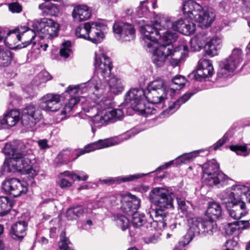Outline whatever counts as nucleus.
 <instances>
[{"label": "nucleus", "instance_id": "f257e3e1", "mask_svg": "<svg viewBox=\"0 0 250 250\" xmlns=\"http://www.w3.org/2000/svg\"><path fill=\"white\" fill-rule=\"evenodd\" d=\"M163 29H172L184 35H189L195 30V24L189 19H180L173 21L171 17L159 14L155 17L152 25L146 24L140 28L143 45L147 51L152 53L154 64L161 67L170 57V63L173 66L177 65L188 47L182 45L173 49L171 43L177 39V34L167 30L161 36L160 31Z\"/></svg>", "mask_w": 250, "mask_h": 250}, {"label": "nucleus", "instance_id": "f03ea898", "mask_svg": "<svg viewBox=\"0 0 250 250\" xmlns=\"http://www.w3.org/2000/svg\"><path fill=\"white\" fill-rule=\"evenodd\" d=\"M3 152L10 158L6 159L4 164L11 171H22L33 176L37 171L31 166L32 150L28 144L20 141L5 144Z\"/></svg>", "mask_w": 250, "mask_h": 250}, {"label": "nucleus", "instance_id": "7ed1b4c3", "mask_svg": "<svg viewBox=\"0 0 250 250\" xmlns=\"http://www.w3.org/2000/svg\"><path fill=\"white\" fill-rule=\"evenodd\" d=\"M219 197L232 218L238 220L248 213L243 200L245 197L246 201L250 203L249 187L239 184L233 185L222 192Z\"/></svg>", "mask_w": 250, "mask_h": 250}, {"label": "nucleus", "instance_id": "20e7f679", "mask_svg": "<svg viewBox=\"0 0 250 250\" xmlns=\"http://www.w3.org/2000/svg\"><path fill=\"white\" fill-rule=\"evenodd\" d=\"M173 192L168 187H156L152 189L149 194L150 201L159 208L153 211L156 218L165 220L167 213L164 209L173 207Z\"/></svg>", "mask_w": 250, "mask_h": 250}, {"label": "nucleus", "instance_id": "39448f33", "mask_svg": "<svg viewBox=\"0 0 250 250\" xmlns=\"http://www.w3.org/2000/svg\"><path fill=\"white\" fill-rule=\"evenodd\" d=\"M202 179L209 186H217L218 188L228 184L229 177L219 170V165L215 160L207 162L202 166Z\"/></svg>", "mask_w": 250, "mask_h": 250}, {"label": "nucleus", "instance_id": "423d86ee", "mask_svg": "<svg viewBox=\"0 0 250 250\" xmlns=\"http://www.w3.org/2000/svg\"><path fill=\"white\" fill-rule=\"evenodd\" d=\"M32 27L41 38L49 39L57 36L59 26L51 19L42 18L32 21Z\"/></svg>", "mask_w": 250, "mask_h": 250}, {"label": "nucleus", "instance_id": "0eeeda50", "mask_svg": "<svg viewBox=\"0 0 250 250\" xmlns=\"http://www.w3.org/2000/svg\"><path fill=\"white\" fill-rule=\"evenodd\" d=\"M188 222V225H191V230H194L197 235L209 236L216 231V224L211 219L190 217Z\"/></svg>", "mask_w": 250, "mask_h": 250}, {"label": "nucleus", "instance_id": "6e6552de", "mask_svg": "<svg viewBox=\"0 0 250 250\" xmlns=\"http://www.w3.org/2000/svg\"><path fill=\"white\" fill-rule=\"evenodd\" d=\"M243 54L241 50L234 49L228 58L220 62V69L218 72L219 77H227L232 73L242 62Z\"/></svg>", "mask_w": 250, "mask_h": 250}, {"label": "nucleus", "instance_id": "1a4fd4ad", "mask_svg": "<svg viewBox=\"0 0 250 250\" xmlns=\"http://www.w3.org/2000/svg\"><path fill=\"white\" fill-rule=\"evenodd\" d=\"M130 215L132 216L131 222L133 226L135 228H141L144 231H146V229H148V231L156 229L160 225H162L163 227L165 228L167 225L166 220H162L161 218H156L157 220H154L151 218V215L148 218H146L145 215L140 214L137 211Z\"/></svg>", "mask_w": 250, "mask_h": 250}, {"label": "nucleus", "instance_id": "9d476101", "mask_svg": "<svg viewBox=\"0 0 250 250\" xmlns=\"http://www.w3.org/2000/svg\"><path fill=\"white\" fill-rule=\"evenodd\" d=\"M42 118L40 110L33 105H29L22 111L21 116V124L27 129L33 128L36 124Z\"/></svg>", "mask_w": 250, "mask_h": 250}, {"label": "nucleus", "instance_id": "9b49d317", "mask_svg": "<svg viewBox=\"0 0 250 250\" xmlns=\"http://www.w3.org/2000/svg\"><path fill=\"white\" fill-rule=\"evenodd\" d=\"M2 189L6 193L14 197L25 194L28 191L27 183L16 178H11L3 181Z\"/></svg>", "mask_w": 250, "mask_h": 250}, {"label": "nucleus", "instance_id": "f8f14e48", "mask_svg": "<svg viewBox=\"0 0 250 250\" xmlns=\"http://www.w3.org/2000/svg\"><path fill=\"white\" fill-rule=\"evenodd\" d=\"M146 99V92L142 88L131 89L125 95V102L134 110L142 106Z\"/></svg>", "mask_w": 250, "mask_h": 250}, {"label": "nucleus", "instance_id": "ddd939ff", "mask_svg": "<svg viewBox=\"0 0 250 250\" xmlns=\"http://www.w3.org/2000/svg\"><path fill=\"white\" fill-rule=\"evenodd\" d=\"M113 30L118 40L130 41L135 37V30L132 25L125 23H115Z\"/></svg>", "mask_w": 250, "mask_h": 250}, {"label": "nucleus", "instance_id": "4468645a", "mask_svg": "<svg viewBox=\"0 0 250 250\" xmlns=\"http://www.w3.org/2000/svg\"><path fill=\"white\" fill-rule=\"evenodd\" d=\"M141 205V200L136 196L129 193L123 195L122 198V210L125 213L132 214L137 211Z\"/></svg>", "mask_w": 250, "mask_h": 250}, {"label": "nucleus", "instance_id": "2eb2a0df", "mask_svg": "<svg viewBox=\"0 0 250 250\" xmlns=\"http://www.w3.org/2000/svg\"><path fill=\"white\" fill-rule=\"evenodd\" d=\"M61 95L53 93H48L41 99L40 106L44 110L55 112L59 109Z\"/></svg>", "mask_w": 250, "mask_h": 250}, {"label": "nucleus", "instance_id": "dca6fc26", "mask_svg": "<svg viewBox=\"0 0 250 250\" xmlns=\"http://www.w3.org/2000/svg\"><path fill=\"white\" fill-rule=\"evenodd\" d=\"M94 65L104 78L109 77V58L107 55L104 53L96 52Z\"/></svg>", "mask_w": 250, "mask_h": 250}, {"label": "nucleus", "instance_id": "f3484780", "mask_svg": "<svg viewBox=\"0 0 250 250\" xmlns=\"http://www.w3.org/2000/svg\"><path fill=\"white\" fill-rule=\"evenodd\" d=\"M168 93L169 92L147 89V92H146V100L148 103L155 104L157 108H163L166 101L167 99Z\"/></svg>", "mask_w": 250, "mask_h": 250}, {"label": "nucleus", "instance_id": "a211bd4d", "mask_svg": "<svg viewBox=\"0 0 250 250\" xmlns=\"http://www.w3.org/2000/svg\"><path fill=\"white\" fill-rule=\"evenodd\" d=\"M213 68L211 62L208 60H201L198 62L197 71L194 75L197 81H202L208 77H210L213 73Z\"/></svg>", "mask_w": 250, "mask_h": 250}, {"label": "nucleus", "instance_id": "6ab92c4d", "mask_svg": "<svg viewBox=\"0 0 250 250\" xmlns=\"http://www.w3.org/2000/svg\"><path fill=\"white\" fill-rule=\"evenodd\" d=\"M107 28V25L101 23L91 22L88 35V40L94 43L100 42L104 38V31Z\"/></svg>", "mask_w": 250, "mask_h": 250}, {"label": "nucleus", "instance_id": "aec40b11", "mask_svg": "<svg viewBox=\"0 0 250 250\" xmlns=\"http://www.w3.org/2000/svg\"><path fill=\"white\" fill-rule=\"evenodd\" d=\"M214 18V13L204 10L201 6V9L197 13V15L194 17V19L195 21L199 23L201 27L206 28L211 25Z\"/></svg>", "mask_w": 250, "mask_h": 250}, {"label": "nucleus", "instance_id": "412c9836", "mask_svg": "<svg viewBox=\"0 0 250 250\" xmlns=\"http://www.w3.org/2000/svg\"><path fill=\"white\" fill-rule=\"evenodd\" d=\"M72 15L74 21L81 22L90 18L91 12L86 5H78L74 7Z\"/></svg>", "mask_w": 250, "mask_h": 250}, {"label": "nucleus", "instance_id": "4be33fe9", "mask_svg": "<svg viewBox=\"0 0 250 250\" xmlns=\"http://www.w3.org/2000/svg\"><path fill=\"white\" fill-rule=\"evenodd\" d=\"M27 223L24 221H17L11 228L10 234L15 240H21L26 235Z\"/></svg>", "mask_w": 250, "mask_h": 250}, {"label": "nucleus", "instance_id": "5701e85b", "mask_svg": "<svg viewBox=\"0 0 250 250\" xmlns=\"http://www.w3.org/2000/svg\"><path fill=\"white\" fill-rule=\"evenodd\" d=\"M201 5L194 0H188L182 4V10L184 15L188 16L190 20L194 19L197 13L201 9Z\"/></svg>", "mask_w": 250, "mask_h": 250}, {"label": "nucleus", "instance_id": "b1692460", "mask_svg": "<svg viewBox=\"0 0 250 250\" xmlns=\"http://www.w3.org/2000/svg\"><path fill=\"white\" fill-rule=\"evenodd\" d=\"M109 121V110L108 108L99 111L97 114L94 116L93 122L94 126H92V131L95 133V127H99L106 125Z\"/></svg>", "mask_w": 250, "mask_h": 250}, {"label": "nucleus", "instance_id": "393cba45", "mask_svg": "<svg viewBox=\"0 0 250 250\" xmlns=\"http://www.w3.org/2000/svg\"><path fill=\"white\" fill-rule=\"evenodd\" d=\"M20 27L24 28V32L23 33H21V44L18 45L19 47L20 48H24L32 43H33V45H35L36 42H33V40L38 34H37L34 29H30L26 26H21Z\"/></svg>", "mask_w": 250, "mask_h": 250}, {"label": "nucleus", "instance_id": "a878e982", "mask_svg": "<svg viewBox=\"0 0 250 250\" xmlns=\"http://www.w3.org/2000/svg\"><path fill=\"white\" fill-rule=\"evenodd\" d=\"M109 146V139L108 138L99 140L86 146L83 149L81 150V153L78 154L77 157H79L85 153L108 147Z\"/></svg>", "mask_w": 250, "mask_h": 250}, {"label": "nucleus", "instance_id": "bb28decb", "mask_svg": "<svg viewBox=\"0 0 250 250\" xmlns=\"http://www.w3.org/2000/svg\"><path fill=\"white\" fill-rule=\"evenodd\" d=\"M222 47V40L217 37H214L208 42L206 41L205 49L207 53L211 56L218 54V51Z\"/></svg>", "mask_w": 250, "mask_h": 250}, {"label": "nucleus", "instance_id": "cd10ccee", "mask_svg": "<svg viewBox=\"0 0 250 250\" xmlns=\"http://www.w3.org/2000/svg\"><path fill=\"white\" fill-rule=\"evenodd\" d=\"M80 153L81 151L79 153L76 154V156L75 157H73V151L68 148L63 149L58 155L57 158L58 160L56 163L55 167H59L62 165L68 164L71 160L74 161L76 160L78 157H77V155L80 154Z\"/></svg>", "mask_w": 250, "mask_h": 250}, {"label": "nucleus", "instance_id": "c85d7f7f", "mask_svg": "<svg viewBox=\"0 0 250 250\" xmlns=\"http://www.w3.org/2000/svg\"><path fill=\"white\" fill-rule=\"evenodd\" d=\"M20 113L18 110L12 109L3 115L2 119L7 128L15 126L20 120Z\"/></svg>", "mask_w": 250, "mask_h": 250}, {"label": "nucleus", "instance_id": "c756f323", "mask_svg": "<svg viewBox=\"0 0 250 250\" xmlns=\"http://www.w3.org/2000/svg\"><path fill=\"white\" fill-rule=\"evenodd\" d=\"M194 94V93L187 92L179 98L173 104L168 107V108L162 112L163 115L168 116L175 112L180 106V105L187 101Z\"/></svg>", "mask_w": 250, "mask_h": 250}, {"label": "nucleus", "instance_id": "7c9ffc66", "mask_svg": "<svg viewBox=\"0 0 250 250\" xmlns=\"http://www.w3.org/2000/svg\"><path fill=\"white\" fill-rule=\"evenodd\" d=\"M23 31L24 28L20 27L10 31L7 34L4 41L5 42L8 43L10 45L15 44L19 42H21V33H23Z\"/></svg>", "mask_w": 250, "mask_h": 250}, {"label": "nucleus", "instance_id": "2f4dec72", "mask_svg": "<svg viewBox=\"0 0 250 250\" xmlns=\"http://www.w3.org/2000/svg\"><path fill=\"white\" fill-rule=\"evenodd\" d=\"M124 90L122 80L117 76L110 74V96L120 94Z\"/></svg>", "mask_w": 250, "mask_h": 250}, {"label": "nucleus", "instance_id": "473e14b6", "mask_svg": "<svg viewBox=\"0 0 250 250\" xmlns=\"http://www.w3.org/2000/svg\"><path fill=\"white\" fill-rule=\"evenodd\" d=\"M249 224V221H234L227 223L225 226V229L227 234L232 235L240 229L241 225H243V229H246Z\"/></svg>", "mask_w": 250, "mask_h": 250}, {"label": "nucleus", "instance_id": "72a5a7b5", "mask_svg": "<svg viewBox=\"0 0 250 250\" xmlns=\"http://www.w3.org/2000/svg\"><path fill=\"white\" fill-rule=\"evenodd\" d=\"M186 82V79L181 75L175 76L171 81L169 88V93L171 96L175 93L176 90H180L185 85Z\"/></svg>", "mask_w": 250, "mask_h": 250}, {"label": "nucleus", "instance_id": "f704fd0d", "mask_svg": "<svg viewBox=\"0 0 250 250\" xmlns=\"http://www.w3.org/2000/svg\"><path fill=\"white\" fill-rule=\"evenodd\" d=\"M206 39L207 37L205 35H198L194 37L190 41L191 50L193 51H198L202 47H205Z\"/></svg>", "mask_w": 250, "mask_h": 250}, {"label": "nucleus", "instance_id": "c9c22d12", "mask_svg": "<svg viewBox=\"0 0 250 250\" xmlns=\"http://www.w3.org/2000/svg\"><path fill=\"white\" fill-rule=\"evenodd\" d=\"M207 214L211 219L218 218L222 213V208L219 204L216 202H211L209 204L207 211Z\"/></svg>", "mask_w": 250, "mask_h": 250}, {"label": "nucleus", "instance_id": "e433bc0d", "mask_svg": "<svg viewBox=\"0 0 250 250\" xmlns=\"http://www.w3.org/2000/svg\"><path fill=\"white\" fill-rule=\"evenodd\" d=\"M84 213L82 206H74L68 208L66 211V217L68 220H73L80 217Z\"/></svg>", "mask_w": 250, "mask_h": 250}, {"label": "nucleus", "instance_id": "4c0bfd02", "mask_svg": "<svg viewBox=\"0 0 250 250\" xmlns=\"http://www.w3.org/2000/svg\"><path fill=\"white\" fill-rule=\"evenodd\" d=\"M147 89L169 92V88L167 87L165 82L162 79H157L150 82L147 85Z\"/></svg>", "mask_w": 250, "mask_h": 250}, {"label": "nucleus", "instance_id": "58836bf2", "mask_svg": "<svg viewBox=\"0 0 250 250\" xmlns=\"http://www.w3.org/2000/svg\"><path fill=\"white\" fill-rule=\"evenodd\" d=\"M39 9L42 11L44 15L53 16L59 12L57 6L52 3H42L39 5Z\"/></svg>", "mask_w": 250, "mask_h": 250}, {"label": "nucleus", "instance_id": "ea45409f", "mask_svg": "<svg viewBox=\"0 0 250 250\" xmlns=\"http://www.w3.org/2000/svg\"><path fill=\"white\" fill-rule=\"evenodd\" d=\"M146 175V174L141 173L130 175L125 177L110 178V184L113 183L119 184L122 182L133 181L136 179L141 178Z\"/></svg>", "mask_w": 250, "mask_h": 250}, {"label": "nucleus", "instance_id": "a19ab883", "mask_svg": "<svg viewBox=\"0 0 250 250\" xmlns=\"http://www.w3.org/2000/svg\"><path fill=\"white\" fill-rule=\"evenodd\" d=\"M91 23L85 22L77 27L75 30L76 35L80 38L88 40V35L90 29Z\"/></svg>", "mask_w": 250, "mask_h": 250}, {"label": "nucleus", "instance_id": "79ce46f5", "mask_svg": "<svg viewBox=\"0 0 250 250\" xmlns=\"http://www.w3.org/2000/svg\"><path fill=\"white\" fill-rule=\"evenodd\" d=\"M162 108H158L156 107V104L148 103L147 104L145 103L142 104V106L137 108L138 111L144 113L147 115L154 114L157 112L161 110Z\"/></svg>", "mask_w": 250, "mask_h": 250}, {"label": "nucleus", "instance_id": "37998d69", "mask_svg": "<svg viewBox=\"0 0 250 250\" xmlns=\"http://www.w3.org/2000/svg\"><path fill=\"white\" fill-rule=\"evenodd\" d=\"M12 208V203L7 197H0V216L6 215Z\"/></svg>", "mask_w": 250, "mask_h": 250}, {"label": "nucleus", "instance_id": "c03bdc74", "mask_svg": "<svg viewBox=\"0 0 250 250\" xmlns=\"http://www.w3.org/2000/svg\"><path fill=\"white\" fill-rule=\"evenodd\" d=\"M113 218V220L115 224L123 230H125L128 228L129 226V221L126 217L122 215H114Z\"/></svg>", "mask_w": 250, "mask_h": 250}, {"label": "nucleus", "instance_id": "a18cd8bd", "mask_svg": "<svg viewBox=\"0 0 250 250\" xmlns=\"http://www.w3.org/2000/svg\"><path fill=\"white\" fill-rule=\"evenodd\" d=\"M189 228L188 232L183 237L181 240L179 242L180 247H184L189 244L192 240L193 237L197 235L194 230H191V225H189Z\"/></svg>", "mask_w": 250, "mask_h": 250}, {"label": "nucleus", "instance_id": "49530a36", "mask_svg": "<svg viewBox=\"0 0 250 250\" xmlns=\"http://www.w3.org/2000/svg\"><path fill=\"white\" fill-rule=\"evenodd\" d=\"M79 102V100L77 97L71 98L68 103L66 104L62 110L61 111L62 114L65 115L69 113L72 109L73 107Z\"/></svg>", "mask_w": 250, "mask_h": 250}, {"label": "nucleus", "instance_id": "de8ad7c7", "mask_svg": "<svg viewBox=\"0 0 250 250\" xmlns=\"http://www.w3.org/2000/svg\"><path fill=\"white\" fill-rule=\"evenodd\" d=\"M229 148L237 155L246 156L249 153L246 146H229Z\"/></svg>", "mask_w": 250, "mask_h": 250}, {"label": "nucleus", "instance_id": "09e8293b", "mask_svg": "<svg viewBox=\"0 0 250 250\" xmlns=\"http://www.w3.org/2000/svg\"><path fill=\"white\" fill-rule=\"evenodd\" d=\"M146 1H143L140 2V5L136 10V16L141 17L146 15L148 13V9L147 6L146 5Z\"/></svg>", "mask_w": 250, "mask_h": 250}, {"label": "nucleus", "instance_id": "8fccbe9b", "mask_svg": "<svg viewBox=\"0 0 250 250\" xmlns=\"http://www.w3.org/2000/svg\"><path fill=\"white\" fill-rule=\"evenodd\" d=\"M71 46V42L70 41H66L62 43V47L61 49L60 53V55L62 57H63L64 58H67L71 50L70 48Z\"/></svg>", "mask_w": 250, "mask_h": 250}, {"label": "nucleus", "instance_id": "3c124183", "mask_svg": "<svg viewBox=\"0 0 250 250\" xmlns=\"http://www.w3.org/2000/svg\"><path fill=\"white\" fill-rule=\"evenodd\" d=\"M70 242L68 239L63 236L62 233L61 234V238L60 242H59V247L60 250H73L69 246Z\"/></svg>", "mask_w": 250, "mask_h": 250}, {"label": "nucleus", "instance_id": "603ef678", "mask_svg": "<svg viewBox=\"0 0 250 250\" xmlns=\"http://www.w3.org/2000/svg\"><path fill=\"white\" fill-rule=\"evenodd\" d=\"M123 115V112L120 109H114L110 110V123L121 120Z\"/></svg>", "mask_w": 250, "mask_h": 250}, {"label": "nucleus", "instance_id": "864d4df0", "mask_svg": "<svg viewBox=\"0 0 250 250\" xmlns=\"http://www.w3.org/2000/svg\"><path fill=\"white\" fill-rule=\"evenodd\" d=\"M177 201L179 208L181 211L186 215H188V209L190 204L188 202H186L185 200L180 198H177Z\"/></svg>", "mask_w": 250, "mask_h": 250}, {"label": "nucleus", "instance_id": "5fc2aeb1", "mask_svg": "<svg viewBox=\"0 0 250 250\" xmlns=\"http://www.w3.org/2000/svg\"><path fill=\"white\" fill-rule=\"evenodd\" d=\"M200 151H201V150L195 151L187 154H184L178 157L177 158H180L182 163H186L188 161L192 160L198 155Z\"/></svg>", "mask_w": 250, "mask_h": 250}, {"label": "nucleus", "instance_id": "6e6d98bb", "mask_svg": "<svg viewBox=\"0 0 250 250\" xmlns=\"http://www.w3.org/2000/svg\"><path fill=\"white\" fill-rule=\"evenodd\" d=\"M88 176L86 174H83L82 171H79L77 173L74 171H72L70 178L74 181L76 179L78 181H86L88 178Z\"/></svg>", "mask_w": 250, "mask_h": 250}, {"label": "nucleus", "instance_id": "4d7b16f0", "mask_svg": "<svg viewBox=\"0 0 250 250\" xmlns=\"http://www.w3.org/2000/svg\"><path fill=\"white\" fill-rule=\"evenodd\" d=\"M36 79L40 80V83H44L52 79L51 76L46 71H42L39 73Z\"/></svg>", "mask_w": 250, "mask_h": 250}, {"label": "nucleus", "instance_id": "13d9d810", "mask_svg": "<svg viewBox=\"0 0 250 250\" xmlns=\"http://www.w3.org/2000/svg\"><path fill=\"white\" fill-rule=\"evenodd\" d=\"M159 239V235L155 234L144 238V241L146 244L155 243L157 242Z\"/></svg>", "mask_w": 250, "mask_h": 250}, {"label": "nucleus", "instance_id": "bf43d9fd", "mask_svg": "<svg viewBox=\"0 0 250 250\" xmlns=\"http://www.w3.org/2000/svg\"><path fill=\"white\" fill-rule=\"evenodd\" d=\"M9 9L13 13H20L22 10L21 6L18 2L10 3Z\"/></svg>", "mask_w": 250, "mask_h": 250}, {"label": "nucleus", "instance_id": "052dcab7", "mask_svg": "<svg viewBox=\"0 0 250 250\" xmlns=\"http://www.w3.org/2000/svg\"><path fill=\"white\" fill-rule=\"evenodd\" d=\"M229 140L228 136L225 135L221 139L219 140L214 145L213 149L217 150L220 147L222 146L225 143H226Z\"/></svg>", "mask_w": 250, "mask_h": 250}, {"label": "nucleus", "instance_id": "680f3d73", "mask_svg": "<svg viewBox=\"0 0 250 250\" xmlns=\"http://www.w3.org/2000/svg\"><path fill=\"white\" fill-rule=\"evenodd\" d=\"M59 185L62 188H64L70 187L72 183L64 178H61L59 181Z\"/></svg>", "mask_w": 250, "mask_h": 250}, {"label": "nucleus", "instance_id": "e2e57ef3", "mask_svg": "<svg viewBox=\"0 0 250 250\" xmlns=\"http://www.w3.org/2000/svg\"><path fill=\"white\" fill-rule=\"evenodd\" d=\"M123 195H120L119 194H115L110 196V201L111 203L113 205H116L119 203V202L122 203V198Z\"/></svg>", "mask_w": 250, "mask_h": 250}, {"label": "nucleus", "instance_id": "0e129e2a", "mask_svg": "<svg viewBox=\"0 0 250 250\" xmlns=\"http://www.w3.org/2000/svg\"><path fill=\"white\" fill-rule=\"evenodd\" d=\"M228 248L226 250H232V248L235 247L237 245V242L233 240H229L226 242Z\"/></svg>", "mask_w": 250, "mask_h": 250}, {"label": "nucleus", "instance_id": "69168bd1", "mask_svg": "<svg viewBox=\"0 0 250 250\" xmlns=\"http://www.w3.org/2000/svg\"><path fill=\"white\" fill-rule=\"evenodd\" d=\"M98 78L94 77L90 81V83L93 84L94 88L96 91H98L101 88V85H99L98 82Z\"/></svg>", "mask_w": 250, "mask_h": 250}, {"label": "nucleus", "instance_id": "338daca9", "mask_svg": "<svg viewBox=\"0 0 250 250\" xmlns=\"http://www.w3.org/2000/svg\"><path fill=\"white\" fill-rule=\"evenodd\" d=\"M79 88L78 86H69L67 87L65 92L69 93L70 94H76L78 92Z\"/></svg>", "mask_w": 250, "mask_h": 250}, {"label": "nucleus", "instance_id": "774afa93", "mask_svg": "<svg viewBox=\"0 0 250 250\" xmlns=\"http://www.w3.org/2000/svg\"><path fill=\"white\" fill-rule=\"evenodd\" d=\"M38 49L42 48V50L44 51L46 50V49L48 46V43L42 40H41V41L38 42Z\"/></svg>", "mask_w": 250, "mask_h": 250}]
</instances>
